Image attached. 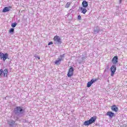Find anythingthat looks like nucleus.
I'll return each instance as SVG.
<instances>
[{"instance_id": "obj_18", "label": "nucleus", "mask_w": 127, "mask_h": 127, "mask_svg": "<svg viewBox=\"0 0 127 127\" xmlns=\"http://www.w3.org/2000/svg\"><path fill=\"white\" fill-rule=\"evenodd\" d=\"M92 84H93V83H92V81H91V80H90V81L88 82L87 83V88H90V87H91V86H92Z\"/></svg>"}, {"instance_id": "obj_25", "label": "nucleus", "mask_w": 127, "mask_h": 127, "mask_svg": "<svg viewBox=\"0 0 127 127\" xmlns=\"http://www.w3.org/2000/svg\"><path fill=\"white\" fill-rule=\"evenodd\" d=\"M123 0H119V3H122V1Z\"/></svg>"}, {"instance_id": "obj_16", "label": "nucleus", "mask_w": 127, "mask_h": 127, "mask_svg": "<svg viewBox=\"0 0 127 127\" xmlns=\"http://www.w3.org/2000/svg\"><path fill=\"white\" fill-rule=\"evenodd\" d=\"M80 10L81 11V13H83V14L87 12V9L85 7H80Z\"/></svg>"}, {"instance_id": "obj_14", "label": "nucleus", "mask_w": 127, "mask_h": 127, "mask_svg": "<svg viewBox=\"0 0 127 127\" xmlns=\"http://www.w3.org/2000/svg\"><path fill=\"white\" fill-rule=\"evenodd\" d=\"M11 8V7L9 6V7H4V8L2 10V12H7L8 11H9V10H10V9Z\"/></svg>"}, {"instance_id": "obj_5", "label": "nucleus", "mask_w": 127, "mask_h": 127, "mask_svg": "<svg viewBox=\"0 0 127 127\" xmlns=\"http://www.w3.org/2000/svg\"><path fill=\"white\" fill-rule=\"evenodd\" d=\"M2 74H3V77H7L8 69L7 68H5L4 70H2V69H0V77H2Z\"/></svg>"}, {"instance_id": "obj_20", "label": "nucleus", "mask_w": 127, "mask_h": 127, "mask_svg": "<svg viewBox=\"0 0 127 127\" xmlns=\"http://www.w3.org/2000/svg\"><path fill=\"white\" fill-rule=\"evenodd\" d=\"M98 78H95V79H92L90 81L91 82H92V84H94L95 82H97L98 81Z\"/></svg>"}, {"instance_id": "obj_1", "label": "nucleus", "mask_w": 127, "mask_h": 127, "mask_svg": "<svg viewBox=\"0 0 127 127\" xmlns=\"http://www.w3.org/2000/svg\"><path fill=\"white\" fill-rule=\"evenodd\" d=\"M13 113L16 117L21 118V117L24 115L25 111L23 109V107L21 106H17L14 109Z\"/></svg>"}, {"instance_id": "obj_11", "label": "nucleus", "mask_w": 127, "mask_h": 127, "mask_svg": "<svg viewBox=\"0 0 127 127\" xmlns=\"http://www.w3.org/2000/svg\"><path fill=\"white\" fill-rule=\"evenodd\" d=\"M101 31V28L99 26L95 27L93 29V34H97Z\"/></svg>"}, {"instance_id": "obj_4", "label": "nucleus", "mask_w": 127, "mask_h": 127, "mask_svg": "<svg viewBox=\"0 0 127 127\" xmlns=\"http://www.w3.org/2000/svg\"><path fill=\"white\" fill-rule=\"evenodd\" d=\"M64 58H65V54H63L60 56V57L58 58V60H56L55 62V65H60L61 64V62L64 60Z\"/></svg>"}, {"instance_id": "obj_19", "label": "nucleus", "mask_w": 127, "mask_h": 127, "mask_svg": "<svg viewBox=\"0 0 127 127\" xmlns=\"http://www.w3.org/2000/svg\"><path fill=\"white\" fill-rule=\"evenodd\" d=\"M9 33L11 34H12L14 32V28H11L9 30Z\"/></svg>"}, {"instance_id": "obj_22", "label": "nucleus", "mask_w": 127, "mask_h": 127, "mask_svg": "<svg viewBox=\"0 0 127 127\" xmlns=\"http://www.w3.org/2000/svg\"><path fill=\"white\" fill-rule=\"evenodd\" d=\"M53 44V42H49L48 45H52Z\"/></svg>"}, {"instance_id": "obj_6", "label": "nucleus", "mask_w": 127, "mask_h": 127, "mask_svg": "<svg viewBox=\"0 0 127 127\" xmlns=\"http://www.w3.org/2000/svg\"><path fill=\"white\" fill-rule=\"evenodd\" d=\"M7 124L10 127H15L16 126H17V124L15 123V121L11 119L8 120L7 121Z\"/></svg>"}, {"instance_id": "obj_7", "label": "nucleus", "mask_w": 127, "mask_h": 127, "mask_svg": "<svg viewBox=\"0 0 127 127\" xmlns=\"http://www.w3.org/2000/svg\"><path fill=\"white\" fill-rule=\"evenodd\" d=\"M0 59L1 60L2 59L3 62H5V60H6V59H8V54H3L2 53H0Z\"/></svg>"}, {"instance_id": "obj_24", "label": "nucleus", "mask_w": 127, "mask_h": 127, "mask_svg": "<svg viewBox=\"0 0 127 127\" xmlns=\"http://www.w3.org/2000/svg\"><path fill=\"white\" fill-rule=\"evenodd\" d=\"M36 58H38V59H40V57L39 56H35Z\"/></svg>"}, {"instance_id": "obj_3", "label": "nucleus", "mask_w": 127, "mask_h": 127, "mask_svg": "<svg viewBox=\"0 0 127 127\" xmlns=\"http://www.w3.org/2000/svg\"><path fill=\"white\" fill-rule=\"evenodd\" d=\"M54 44L56 45H61L62 44V40L59 36L56 35L54 37Z\"/></svg>"}, {"instance_id": "obj_13", "label": "nucleus", "mask_w": 127, "mask_h": 127, "mask_svg": "<svg viewBox=\"0 0 127 127\" xmlns=\"http://www.w3.org/2000/svg\"><path fill=\"white\" fill-rule=\"evenodd\" d=\"M107 116H108L109 118L111 119L115 116V113L112 111H109L107 113Z\"/></svg>"}, {"instance_id": "obj_10", "label": "nucleus", "mask_w": 127, "mask_h": 127, "mask_svg": "<svg viewBox=\"0 0 127 127\" xmlns=\"http://www.w3.org/2000/svg\"><path fill=\"white\" fill-rule=\"evenodd\" d=\"M119 60V58H118V56H116L114 57L112 60V62L113 64V65H117L118 64V62Z\"/></svg>"}, {"instance_id": "obj_17", "label": "nucleus", "mask_w": 127, "mask_h": 127, "mask_svg": "<svg viewBox=\"0 0 127 127\" xmlns=\"http://www.w3.org/2000/svg\"><path fill=\"white\" fill-rule=\"evenodd\" d=\"M17 25V23L16 22L12 23L11 24V27H12V28H14V27H15Z\"/></svg>"}, {"instance_id": "obj_23", "label": "nucleus", "mask_w": 127, "mask_h": 127, "mask_svg": "<svg viewBox=\"0 0 127 127\" xmlns=\"http://www.w3.org/2000/svg\"><path fill=\"white\" fill-rule=\"evenodd\" d=\"M78 20H81V15H78Z\"/></svg>"}, {"instance_id": "obj_15", "label": "nucleus", "mask_w": 127, "mask_h": 127, "mask_svg": "<svg viewBox=\"0 0 127 127\" xmlns=\"http://www.w3.org/2000/svg\"><path fill=\"white\" fill-rule=\"evenodd\" d=\"M88 2L86 0H83L82 1V6L83 7L86 8L88 7Z\"/></svg>"}, {"instance_id": "obj_9", "label": "nucleus", "mask_w": 127, "mask_h": 127, "mask_svg": "<svg viewBox=\"0 0 127 127\" xmlns=\"http://www.w3.org/2000/svg\"><path fill=\"white\" fill-rule=\"evenodd\" d=\"M73 73H74V68L71 66L68 70V71L67 73V76L69 77H72V75H73Z\"/></svg>"}, {"instance_id": "obj_21", "label": "nucleus", "mask_w": 127, "mask_h": 127, "mask_svg": "<svg viewBox=\"0 0 127 127\" xmlns=\"http://www.w3.org/2000/svg\"><path fill=\"white\" fill-rule=\"evenodd\" d=\"M70 4H71V3L69 2H67L66 5H65V7H66V8H68V7H69L70 6Z\"/></svg>"}, {"instance_id": "obj_8", "label": "nucleus", "mask_w": 127, "mask_h": 127, "mask_svg": "<svg viewBox=\"0 0 127 127\" xmlns=\"http://www.w3.org/2000/svg\"><path fill=\"white\" fill-rule=\"evenodd\" d=\"M110 70L111 71V76H114L115 73H116V71H117V66H116V65L113 64L110 68Z\"/></svg>"}, {"instance_id": "obj_12", "label": "nucleus", "mask_w": 127, "mask_h": 127, "mask_svg": "<svg viewBox=\"0 0 127 127\" xmlns=\"http://www.w3.org/2000/svg\"><path fill=\"white\" fill-rule=\"evenodd\" d=\"M111 110L113 112H116V113H117V112L119 111V108L117 107V105H114L111 107Z\"/></svg>"}, {"instance_id": "obj_2", "label": "nucleus", "mask_w": 127, "mask_h": 127, "mask_svg": "<svg viewBox=\"0 0 127 127\" xmlns=\"http://www.w3.org/2000/svg\"><path fill=\"white\" fill-rule=\"evenodd\" d=\"M96 120H97V117H91L88 121L84 122L83 125L84 126H90L92 124H94L96 122Z\"/></svg>"}]
</instances>
